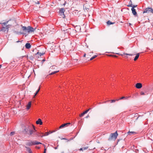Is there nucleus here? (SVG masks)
Wrapping results in <instances>:
<instances>
[{"mask_svg":"<svg viewBox=\"0 0 153 153\" xmlns=\"http://www.w3.org/2000/svg\"><path fill=\"white\" fill-rule=\"evenodd\" d=\"M70 30V29H66L65 30H64L65 33H68V34L69 33V30Z\"/></svg>","mask_w":153,"mask_h":153,"instance_id":"24","label":"nucleus"},{"mask_svg":"<svg viewBox=\"0 0 153 153\" xmlns=\"http://www.w3.org/2000/svg\"><path fill=\"white\" fill-rule=\"evenodd\" d=\"M15 134V132L13 131L11 132L10 134V136H12L13 135H14Z\"/></svg>","mask_w":153,"mask_h":153,"instance_id":"27","label":"nucleus"},{"mask_svg":"<svg viewBox=\"0 0 153 153\" xmlns=\"http://www.w3.org/2000/svg\"><path fill=\"white\" fill-rule=\"evenodd\" d=\"M139 55L140 54L139 53L136 54V55L134 59V61H136L138 59L139 56Z\"/></svg>","mask_w":153,"mask_h":153,"instance_id":"16","label":"nucleus"},{"mask_svg":"<svg viewBox=\"0 0 153 153\" xmlns=\"http://www.w3.org/2000/svg\"><path fill=\"white\" fill-rule=\"evenodd\" d=\"M39 144H42V143L40 142H37L36 141L27 142L26 143V145L28 146H31L33 145H38Z\"/></svg>","mask_w":153,"mask_h":153,"instance_id":"4","label":"nucleus"},{"mask_svg":"<svg viewBox=\"0 0 153 153\" xmlns=\"http://www.w3.org/2000/svg\"><path fill=\"white\" fill-rule=\"evenodd\" d=\"M140 94L141 95H144L145 93L144 92L142 91L140 93Z\"/></svg>","mask_w":153,"mask_h":153,"instance_id":"30","label":"nucleus"},{"mask_svg":"<svg viewBox=\"0 0 153 153\" xmlns=\"http://www.w3.org/2000/svg\"><path fill=\"white\" fill-rule=\"evenodd\" d=\"M118 135V134L117 131H115L114 133H111L108 139V140L110 141L112 140H115L117 138Z\"/></svg>","mask_w":153,"mask_h":153,"instance_id":"3","label":"nucleus"},{"mask_svg":"<svg viewBox=\"0 0 153 153\" xmlns=\"http://www.w3.org/2000/svg\"><path fill=\"white\" fill-rule=\"evenodd\" d=\"M36 123L37 124L42 125V124L43 123L41 120L39 118L36 121Z\"/></svg>","mask_w":153,"mask_h":153,"instance_id":"9","label":"nucleus"},{"mask_svg":"<svg viewBox=\"0 0 153 153\" xmlns=\"http://www.w3.org/2000/svg\"><path fill=\"white\" fill-rule=\"evenodd\" d=\"M49 134V133L48 132H47L45 134L44 136H47Z\"/></svg>","mask_w":153,"mask_h":153,"instance_id":"32","label":"nucleus"},{"mask_svg":"<svg viewBox=\"0 0 153 153\" xmlns=\"http://www.w3.org/2000/svg\"><path fill=\"white\" fill-rule=\"evenodd\" d=\"M9 25H7L6 26V27H3L2 29L1 30L2 31H3L4 32L6 31H8V26Z\"/></svg>","mask_w":153,"mask_h":153,"instance_id":"8","label":"nucleus"},{"mask_svg":"<svg viewBox=\"0 0 153 153\" xmlns=\"http://www.w3.org/2000/svg\"><path fill=\"white\" fill-rule=\"evenodd\" d=\"M9 25L8 26V28L9 27V26H11V25Z\"/></svg>","mask_w":153,"mask_h":153,"instance_id":"48","label":"nucleus"},{"mask_svg":"<svg viewBox=\"0 0 153 153\" xmlns=\"http://www.w3.org/2000/svg\"><path fill=\"white\" fill-rule=\"evenodd\" d=\"M57 67L55 66V65H53L52 66L50 67V69H56L57 68Z\"/></svg>","mask_w":153,"mask_h":153,"instance_id":"22","label":"nucleus"},{"mask_svg":"<svg viewBox=\"0 0 153 153\" xmlns=\"http://www.w3.org/2000/svg\"><path fill=\"white\" fill-rule=\"evenodd\" d=\"M25 148L26 149L27 151L29 152V153H32L31 149L28 147L25 146Z\"/></svg>","mask_w":153,"mask_h":153,"instance_id":"15","label":"nucleus"},{"mask_svg":"<svg viewBox=\"0 0 153 153\" xmlns=\"http://www.w3.org/2000/svg\"><path fill=\"white\" fill-rule=\"evenodd\" d=\"M127 6L128 7H132V8H134L136 7H137V5H132V4H131L130 5H128Z\"/></svg>","mask_w":153,"mask_h":153,"instance_id":"19","label":"nucleus"},{"mask_svg":"<svg viewBox=\"0 0 153 153\" xmlns=\"http://www.w3.org/2000/svg\"><path fill=\"white\" fill-rule=\"evenodd\" d=\"M59 71V70L53 71V72H51L50 74H49V75H51L53 74H56V73H57Z\"/></svg>","mask_w":153,"mask_h":153,"instance_id":"21","label":"nucleus"},{"mask_svg":"<svg viewBox=\"0 0 153 153\" xmlns=\"http://www.w3.org/2000/svg\"><path fill=\"white\" fill-rule=\"evenodd\" d=\"M128 97H121L120 99H118L117 100H122V99H127L128 98Z\"/></svg>","mask_w":153,"mask_h":153,"instance_id":"25","label":"nucleus"},{"mask_svg":"<svg viewBox=\"0 0 153 153\" xmlns=\"http://www.w3.org/2000/svg\"><path fill=\"white\" fill-rule=\"evenodd\" d=\"M136 133L134 131H129L128 133V134L131 135L132 134H136Z\"/></svg>","mask_w":153,"mask_h":153,"instance_id":"17","label":"nucleus"},{"mask_svg":"<svg viewBox=\"0 0 153 153\" xmlns=\"http://www.w3.org/2000/svg\"><path fill=\"white\" fill-rule=\"evenodd\" d=\"M45 59H43L42 60V63H43V62H45Z\"/></svg>","mask_w":153,"mask_h":153,"instance_id":"36","label":"nucleus"},{"mask_svg":"<svg viewBox=\"0 0 153 153\" xmlns=\"http://www.w3.org/2000/svg\"><path fill=\"white\" fill-rule=\"evenodd\" d=\"M45 53H41L38 52L36 54H38L39 56H42Z\"/></svg>","mask_w":153,"mask_h":153,"instance_id":"23","label":"nucleus"},{"mask_svg":"<svg viewBox=\"0 0 153 153\" xmlns=\"http://www.w3.org/2000/svg\"><path fill=\"white\" fill-rule=\"evenodd\" d=\"M131 25V23H129V26H130V25Z\"/></svg>","mask_w":153,"mask_h":153,"instance_id":"46","label":"nucleus"},{"mask_svg":"<svg viewBox=\"0 0 153 153\" xmlns=\"http://www.w3.org/2000/svg\"><path fill=\"white\" fill-rule=\"evenodd\" d=\"M8 21H7V22H4L2 24L4 25H5L8 22Z\"/></svg>","mask_w":153,"mask_h":153,"instance_id":"28","label":"nucleus"},{"mask_svg":"<svg viewBox=\"0 0 153 153\" xmlns=\"http://www.w3.org/2000/svg\"><path fill=\"white\" fill-rule=\"evenodd\" d=\"M85 56V54L84 55V56Z\"/></svg>","mask_w":153,"mask_h":153,"instance_id":"52","label":"nucleus"},{"mask_svg":"<svg viewBox=\"0 0 153 153\" xmlns=\"http://www.w3.org/2000/svg\"><path fill=\"white\" fill-rule=\"evenodd\" d=\"M66 2H65V3L63 4V5L64 6H65L66 4Z\"/></svg>","mask_w":153,"mask_h":153,"instance_id":"41","label":"nucleus"},{"mask_svg":"<svg viewBox=\"0 0 153 153\" xmlns=\"http://www.w3.org/2000/svg\"><path fill=\"white\" fill-rule=\"evenodd\" d=\"M31 102H29L28 103V104L27 105V109L28 110L31 107Z\"/></svg>","mask_w":153,"mask_h":153,"instance_id":"14","label":"nucleus"},{"mask_svg":"<svg viewBox=\"0 0 153 153\" xmlns=\"http://www.w3.org/2000/svg\"><path fill=\"white\" fill-rule=\"evenodd\" d=\"M36 3L37 4H39V1H38L37 2H36Z\"/></svg>","mask_w":153,"mask_h":153,"instance_id":"35","label":"nucleus"},{"mask_svg":"<svg viewBox=\"0 0 153 153\" xmlns=\"http://www.w3.org/2000/svg\"><path fill=\"white\" fill-rule=\"evenodd\" d=\"M25 47L26 48L29 49L31 48V45L30 43H27L25 45Z\"/></svg>","mask_w":153,"mask_h":153,"instance_id":"12","label":"nucleus"},{"mask_svg":"<svg viewBox=\"0 0 153 153\" xmlns=\"http://www.w3.org/2000/svg\"><path fill=\"white\" fill-rule=\"evenodd\" d=\"M142 87V85L141 83H138L136 84V87L137 88H140Z\"/></svg>","mask_w":153,"mask_h":153,"instance_id":"10","label":"nucleus"},{"mask_svg":"<svg viewBox=\"0 0 153 153\" xmlns=\"http://www.w3.org/2000/svg\"><path fill=\"white\" fill-rule=\"evenodd\" d=\"M65 11V10L64 8H62L59 9V14L63 18H64L65 17V16L64 13Z\"/></svg>","mask_w":153,"mask_h":153,"instance_id":"5","label":"nucleus"},{"mask_svg":"<svg viewBox=\"0 0 153 153\" xmlns=\"http://www.w3.org/2000/svg\"><path fill=\"white\" fill-rule=\"evenodd\" d=\"M40 87H39V88H38V89L37 90V91H36V92L35 93V94H34V97H35V96H36V95L39 92V90H40Z\"/></svg>","mask_w":153,"mask_h":153,"instance_id":"20","label":"nucleus"},{"mask_svg":"<svg viewBox=\"0 0 153 153\" xmlns=\"http://www.w3.org/2000/svg\"><path fill=\"white\" fill-rule=\"evenodd\" d=\"M97 55H95L94 56H93V57H94V59L96 57H97Z\"/></svg>","mask_w":153,"mask_h":153,"instance_id":"39","label":"nucleus"},{"mask_svg":"<svg viewBox=\"0 0 153 153\" xmlns=\"http://www.w3.org/2000/svg\"><path fill=\"white\" fill-rule=\"evenodd\" d=\"M22 29L23 32H20L21 34H23L25 35V36L27 35L28 33H31L34 31L35 29H34L32 27L28 26L27 27L25 26H22Z\"/></svg>","mask_w":153,"mask_h":153,"instance_id":"2","label":"nucleus"},{"mask_svg":"<svg viewBox=\"0 0 153 153\" xmlns=\"http://www.w3.org/2000/svg\"><path fill=\"white\" fill-rule=\"evenodd\" d=\"M110 101H111V103L115 102L116 101V100H111Z\"/></svg>","mask_w":153,"mask_h":153,"instance_id":"29","label":"nucleus"},{"mask_svg":"<svg viewBox=\"0 0 153 153\" xmlns=\"http://www.w3.org/2000/svg\"><path fill=\"white\" fill-rule=\"evenodd\" d=\"M153 13V9L151 7H148L145 9L143 13Z\"/></svg>","mask_w":153,"mask_h":153,"instance_id":"6","label":"nucleus"},{"mask_svg":"<svg viewBox=\"0 0 153 153\" xmlns=\"http://www.w3.org/2000/svg\"><path fill=\"white\" fill-rule=\"evenodd\" d=\"M46 153V151H44V152L43 153Z\"/></svg>","mask_w":153,"mask_h":153,"instance_id":"50","label":"nucleus"},{"mask_svg":"<svg viewBox=\"0 0 153 153\" xmlns=\"http://www.w3.org/2000/svg\"><path fill=\"white\" fill-rule=\"evenodd\" d=\"M46 149H44V151H46Z\"/></svg>","mask_w":153,"mask_h":153,"instance_id":"49","label":"nucleus"},{"mask_svg":"<svg viewBox=\"0 0 153 153\" xmlns=\"http://www.w3.org/2000/svg\"><path fill=\"white\" fill-rule=\"evenodd\" d=\"M54 149H58V146H56V147H54Z\"/></svg>","mask_w":153,"mask_h":153,"instance_id":"38","label":"nucleus"},{"mask_svg":"<svg viewBox=\"0 0 153 153\" xmlns=\"http://www.w3.org/2000/svg\"><path fill=\"white\" fill-rule=\"evenodd\" d=\"M115 23L114 22H112L110 20H109L107 22V24L108 25H110L111 24H113Z\"/></svg>","mask_w":153,"mask_h":153,"instance_id":"18","label":"nucleus"},{"mask_svg":"<svg viewBox=\"0 0 153 153\" xmlns=\"http://www.w3.org/2000/svg\"><path fill=\"white\" fill-rule=\"evenodd\" d=\"M0 24H1V23H0Z\"/></svg>","mask_w":153,"mask_h":153,"instance_id":"54","label":"nucleus"},{"mask_svg":"<svg viewBox=\"0 0 153 153\" xmlns=\"http://www.w3.org/2000/svg\"><path fill=\"white\" fill-rule=\"evenodd\" d=\"M79 150L83 151L84 150L83 148H81L80 149H79Z\"/></svg>","mask_w":153,"mask_h":153,"instance_id":"34","label":"nucleus"},{"mask_svg":"<svg viewBox=\"0 0 153 153\" xmlns=\"http://www.w3.org/2000/svg\"><path fill=\"white\" fill-rule=\"evenodd\" d=\"M123 54L126 55H128V56H132L134 55L133 54H128V53H124Z\"/></svg>","mask_w":153,"mask_h":153,"instance_id":"26","label":"nucleus"},{"mask_svg":"<svg viewBox=\"0 0 153 153\" xmlns=\"http://www.w3.org/2000/svg\"><path fill=\"white\" fill-rule=\"evenodd\" d=\"M70 124V123H69L63 124L60 126V127H59V128H64V127H67V126H68V125H69Z\"/></svg>","mask_w":153,"mask_h":153,"instance_id":"7","label":"nucleus"},{"mask_svg":"<svg viewBox=\"0 0 153 153\" xmlns=\"http://www.w3.org/2000/svg\"><path fill=\"white\" fill-rule=\"evenodd\" d=\"M62 153H64V152H62Z\"/></svg>","mask_w":153,"mask_h":153,"instance_id":"53","label":"nucleus"},{"mask_svg":"<svg viewBox=\"0 0 153 153\" xmlns=\"http://www.w3.org/2000/svg\"><path fill=\"white\" fill-rule=\"evenodd\" d=\"M46 153V151H44V152L43 153Z\"/></svg>","mask_w":153,"mask_h":153,"instance_id":"51","label":"nucleus"},{"mask_svg":"<svg viewBox=\"0 0 153 153\" xmlns=\"http://www.w3.org/2000/svg\"><path fill=\"white\" fill-rule=\"evenodd\" d=\"M97 55H95L94 56H93V57H94V59L96 57H97Z\"/></svg>","mask_w":153,"mask_h":153,"instance_id":"40","label":"nucleus"},{"mask_svg":"<svg viewBox=\"0 0 153 153\" xmlns=\"http://www.w3.org/2000/svg\"><path fill=\"white\" fill-rule=\"evenodd\" d=\"M22 41H21V42H22ZM21 42V41H16V42L17 43H18V42Z\"/></svg>","mask_w":153,"mask_h":153,"instance_id":"42","label":"nucleus"},{"mask_svg":"<svg viewBox=\"0 0 153 153\" xmlns=\"http://www.w3.org/2000/svg\"><path fill=\"white\" fill-rule=\"evenodd\" d=\"M91 109V108H90L88 109L87 110L83 112L81 114H80V117H82L84 114H86L89 111V110Z\"/></svg>","mask_w":153,"mask_h":153,"instance_id":"11","label":"nucleus"},{"mask_svg":"<svg viewBox=\"0 0 153 153\" xmlns=\"http://www.w3.org/2000/svg\"><path fill=\"white\" fill-rule=\"evenodd\" d=\"M131 10L134 16L136 15L137 13L135 9L134 8H132Z\"/></svg>","mask_w":153,"mask_h":153,"instance_id":"13","label":"nucleus"},{"mask_svg":"<svg viewBox=\"0 0 153 153\" xmlns=\"http://www.w3.org/2000/svg\"><path fill=\"white\" fill-rule=\"evenodd\" d=\"M117 54H118V55H120V53H117Z\"/></svg>","mask_w":153,"mask_h":153,"instance_id":"44","label":"nucleus"},{"mask_svg":"<svg viewBox=\"0 0 153 153\" xmlns=\"http://www.w3.org/2000/svg\"><path fill=\"white\" fill-rule=\"evenodd\" d=\"M2 65H0V68H1Z\"/></svg>","mask_w":153,"mask_h":153,"instance_id":"47","label":"nucleus"},{"mask_svg":"<svg viewBox=\"0 0 153 153\" xmlns=\"http://www.w3.org/2000/svg\"><path fill=\"white\" fill-rule=\"evenodd\" d=\"M83 150L87 149H88V147H83Z\"/></svg>","mask_w":153,"mask_h":153,"instance_id":"31","label":"nucleus"},{"mask_svg":"<svg viewBox=\"0 0 153 153\" xmlns=\"http://www.w3.org/2000/svg\"><path fill=\"white\" fill-rule=\"evenodd\" d=\"M24 131L26 133L29 135L32 136L34 135H38L35 126L33 125L27 126L25 128Z\"/></svg>","mask_w":153,"mask_h":153,"instance_id":"1","label":"nucleus"},{"mask_svg":"<svg viewBox=\"0 0 153 153\" xmlns=\"http://www.w3.org/2000/svg\"><path fill=\"white\" fill-rule=\"evenodd\" d=\"M74 137H74V138H70V140H72L74 138Z\"/></svg>","mask_w":153,"mask_h":153,"instance_id":"43","label":"nucleus"},{"mask_svg":"<svg viewBox=\"0 0 153 153\" xmlns=\"http://www.w3.org/2000/svg\"><path fill=\"white\" fill-rule=\"evenodd\" d=\"M61 140H67L66 138H63L62 139H61Z\"/></svg>","mask_w":153,"mask_h":153,"instance_id":"37","label":"nucleus"},{"mask_svg":"<svg viewBox=\"0 0 153 153\" xmlns=\"http://www.w3.org/2000/svg\"><path fill=\"white\" fill-rule=\"evenodd\" d=\"M94 59V57H93V56H92V57H91L90 59V60H93V59Z\"/></svg>","mask_w":153,"mask_h":153,"instance_id":"33","label":"nucleus"},{"mask_svg":"<svg viewBox=\"0 0 153 153\" xmlns=\"http://www.w3.org/2000/svg\"><path fill=\"white\" fill-rule=\"evenodd\" d=\"M124 54H120V55H121V56H123Z\"/></svg>","mask_w":153,"mask_h":153,"instance_id":"45","label":"nucleus"}]
</instances>
